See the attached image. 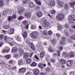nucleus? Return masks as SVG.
Instances as JSON below:
<instances>
[{"instance_id":"1","label":"nucleus","mask_w":75,"mask_h":75,"mask_svg":"<svg viewBox=\"0 0 75 75\" xmlns=\"http://www.w3.org/2000/svg\"><path fill=\"white\" fill-rule=\"evenodd\" d=\"M69 20L71 23H75V15L74 14L70 15L69 17Z\"/></svg>"},{"instance_id":"2","label":"nucleus","mask_w":75,"mask_h":75,"mask_svg":"<svg viewBox=\"0 0 75 75\" xmlns=\"http://www.w3.org/2000/svg\"><path fill=\"white\" fill-rule=\"evenodd\" d=\"M65 18V15L63 13H59L58 14L56 17V18L58 21H61L63 20Z\"/></svg>"},{"instance_id":"3","label":"nucleus","mask_w":75,"mask_h":75,"mask_svg":"<svg viewBox=\"0 0 75 75\" xmlns=\"http://www.w3.org/2000/svg\"><path fill=\"white\" fill-rule=\"evenodd\" d=\"M30 36L33 39H36L38 37V35L36 32H34L31 33Z\"/></svg>"},{"instance_id":"4","label":"nucleus","mask_w":75,"mask_h":75,"mask_svg":"<svg viewBox=\"0 0 75 75\" xmlns=\"http://www.w3.org/2000/svg\"><path fill=\"white\" fill-rule=\"evenodd\" d=\"M66 40V38L63 37L62 38V40L60 42V44L61 45H65V40Z\"/></svg>"},{"instance_id":"5","label":"nucleus","mask_w":75,"mask_h":75,"mask_svg":"<svg viewBox=\"0 0 75 75\" xmlns=\"http://www.w3.org/2000/svg\"><path fill=\"white\" fill-rule=\"evenodd\" d=\"M70 6L71 7H72L73 9V10H72L73 13H74V10L75 9H74V5L75 4V2L74 1H72L71 2H70Z\"/></svg>"},{"instance_id":"6","label":"nucleus","mask_w":75,"mask_h":75,"mask_svg":"<svg viewBox=\"0 0 75 75\" xmlns=\"http://www.w3.org/2000/svg\"><path fill=\"white\" fill-rule=\"evenodd\" d=\"M72 60H69L67 61L66 63V65L67 67H71V65H72Z\"/></svg>"},{"instance_id":"7","label":"nucleus","mask_w":75,"mask_h":75,"mask_svg":"<svg viewBox=\"0 0 75 75\" xmlns=\"http://www.w3.org/2000/svg\"><path fill=\"white\" fill-rule=\"evenodd\" d=\"M14 29L12 28H10L8 31V33L9 34H13L14 33Z\"/></svg>"},{"instance_id":"8","label":"nucleus","mask_w":75,"mask_h":75,"mask_svg":"<svg viewBox=\"0 0 75 75\" xmlns=\"http://www.w3.org/2000/svg\"><path fill=\"white\" fill-rule=\"evenodd\" d=\"M59 49L60 50H58L57 52V55L58 56H59V57L60 56V54L61 53V51L63 49V48L62 47V46H60L59 47Z\"/></svg>"},{"instance_id":"9","label":"nucleus","mask_w":75,"mask_h":75,"mask_svg":"<svg viewBox=\"0 0 75 75\" xmlns=\"http://www.w3.org/2000/svg\"><path fill=\"white\" fill-rule=\"evenodd\" d=\"M34 74L35 75H38L40 74V70L38 69H34Z\"/></svg>"},{"instance_id":"10","label":"nucleus","mask_w":75,"mask_h":75,"mask_svg":"<svg viewBox=\"0 0 75 75\" xmlns=\"http://www.w3.org/2000/svg\"><path fill=\"white\" fill-rule=\"evenodd\" d=\"M36 14L38 17H41L42 16V13L40 11H38L36 13Z\"/></svg>"},{"instance_id":"11","label":"nucleus","mask_w":75,"mask_h":75,"mask_svg":"<svg viewBox=\"0 0 75 75\" xmlns=\"http://www.w3.org/2000/svg\"><path fill=\"white\" fill-rule=\"evenodd\" d=\"M24 11V9L23 8H21L19 9L18 11V14L20 15H21V14H22L23 13Z\"/></svg>"},{"instance_id":"12","label":"nucleus","mask_w":75,"mask_h":75,"mask_svg":"<svg viewBox=\"0 0 75 75\" xmlns=\"http://www.w3.org/2000/svg\"><path fill=\"white\" fill-rule=\"evenodd\" d=\"M50 6H54L55 4L54 2V0H50Z\"/></svg>"},{"instance_id":"13","label":"nucleus","mask_w":75,"mask_h":75,"mask_svg":"<svg viewBox=\"0 0 75 75\" xmlns=\"http://www.w3.org/2000/svg\"><path fill=\"white\" fill-rule=\"evenodd\" d=\"M29 46L31 48L32 50H33V51H35V48L34 47V45L32 43H30L29 44Z\"/></svg>"},{"instance_id":"14","label":"nucleus","mask_w":75,"mask_h":75,"mask_svg":"<svg viewBox=\"0 0 75 75\" xmlns=\"http://www.w3.org/2000/svg\"><path fill=\"white\" fill-rule=\"evenodd\" d=\"M18 65H23L24 62L23 60L22 59H20L18 61Z\"/></svg>"},{"instance_id":"15","label":"nucleus","mask_w":75,"mask_h":75,"mask_svg":"<svg viewBox=\"0 0 75 75\" xmlns=\"http://www.w3.org/2000/svg\"><path fill=\"white\" fill-rule=\"evenodd\" d=\"M26 71V69L25 68H22L19 69V71L20 72H25Z\"/></svg>"},{"instance_id":"16","label":"nucleus","mask_w":75,"mask_h":75,"mask_svg":"<svg viewBox=\"0 0 75 75\" xmlns=\"http://www.w3.org/2000/svg\"><path fill=\"white\" fill-rule=\"evenodd\" d=\"M26 18H30L31 16V13H27L25 14Z\"/></svg>"},{"instance_id":"17","label":"nucleus","mask_w":75,"mask_h":75,"mask_svg":"<svg viewBox=\"0 0 75 75\" xmlns=\"http://www.w3.org/2000/svg\"><path fill=\"white\" fill-rule=\"evenodd\" d=\"M49 25H50V24L48 22H44L43 23V27H48V26H49Z\"/></svg>"},{"instance_id":"18","label":"nucleus","mask_w":75,"mask_h":75,"mask_svg":"<svg viewBox=\"0 0 75 75\" xmlns=\"http://www.w3.org/2000/svg\"><path fill=\"white\" fill-rule=\"evenodd\" d=\"M28 6L29 7L32 8L33 7H34L35 5L33 4V3L30 2L28 4Z\"/></svg>"},{"instance_id":"19","label":"nucleus","mask_w":75,"mask_h":75,"mask_svg":"<svg viewBox=\"0 0 75 75\" xmlns=\"http://www.w3.org/2000/svg\"><path fill=\"white\" fill-rule=\"evenodd\" d=\"M64 9L66 10H68L69 8V5L67 4H65L64 6Z\"/></svg>"},{"instance_id":"20","label":"nucleus","mask_w":75,"mask_h":75,"mask_svg":"<svg viewBox=\"0 0 75 75\" xmlns=\"http://www.w3.org/2000/svg\"><path fill=\"white\" fill-rule=\"evenodd\" d=\"M45 55V52L44 51H42V54H40V57L41 58H42Z\"/></svg>"},{"instance_id":"21","label":"nucleus","mask_w":75,"mask_h":75,"mask_svg":"<svg viewBox=\"0 0 75 75\" xmlns=\"http://www.w3.org/2000/svg\"><path fill=\"white\" fill-rule=\"evenodd\" d=\"M17 48L16 47H13L12 50V52H16L18 50Z\"/></svg>"},{"instance_id":"22","label":"nucleus","mask_w":75,"mask_h":75,"mask_svg":"<svg viewBox=\"0 0 75 75\" xmlns=\"http://www.w3.org/2000/svg\"><path fill=\"white\" fill-rule=\"evenodd\" d=\"M69 55L70 57H71V58L74 57V56H75L74 53L72 52H70Z\"/></svg>"},{"instance_id":"23","label":"nucleus","mask_w":75,"mask_h":75,"mask_svg":"<svg viewBox=\"0 0 75 75\" xmlns=\"http://www.w3.org/2000/svg\"><path fill=\"white\" fill-rule=\"evenodd\" d=\"M59 5H60L61 7H63L64 6V2L62 1H59L58 2Z\"/></svg>"},{"instance_id":"24","label":"nucleus","mask_w":75,"mask_h":75,"mask_svg":"<svg viewBox=\"0 0 75 75\" xmlns=\"http://www.w3.org/2000/svg\"><path fill=\"white\" fill-rule=\"evenodd\" d=\"M4 0H0V7H2L4 5V4L3 3Z\"/></svg>"},{"instance_id":"25","label":"nucleus","mask_w":75,"mask_h":75,"mask_svg":"<svg viewBox=\"0 0 75 75\" xmlns=\"http://www.w3.org/2000/svg\"><path fill=\"white\" fill-rule=\"evenodd\" d=\"M38 67H39V68H41L42 69H44V67H43L42 64L41 63H40L38 64Z\"/></svg>"},{"instance_id":"26","label":"nucleus","mask_w":75,"mask_h":75,"mask_svg":"<svg viewBox=\"0 0 75 75\" xmlns=\"http://www.w3.org/2000/svg\"><path fill=\"white\" fill-rule=\"evenodd\" d=\"M31 67H36L37 66V63L35 62H33L32 64H31Z\"/></svg>"},{"instance_id":"27","label":"nucleus","mask_w":75,"mask_h":75,"mask_svg":"<svg viewBox=\"0 0 75 75\" xmlns=\"http://www.w3.org/2000/svg\"><path fill=\"white\" fill-rule=\"evenodd\" d=\"M61 64L62 65H64L65 64H66V61L65 60L63 59H62L61 60Z\"/></svg>"},{"instance_id":"28","label":"nucleus","mask_w":75,"mask_h":75,"mask_svg":"<svg viewBox=\"0 0 75 75\" xmlns=\"http://www.w3.org/2000/svg\"><path fill=\"white\" fill-rule=\"evenodd\" d=\"M29 53H25L24 54V55L23 56V58H28V54Z\"/></svg>"},{"instance_id":"29","label":"nucleus","mask_w":75,"mask_h":75,"mask_svg":"<svg viewBox=\"0 0 75 75\" xmlns=\"http://www.w3.org/2000/svg\"><path fill=\"white\" fill-rule=\"evenodd\" d=\"M23 35L24 38H26L27 37V32H25L24 34H23Z\"/></svg>"},{"instance_id":"30","label":"nucleus","mask_w":75,"mask_h":75,"mask_svg":"<svg viewBox=\"0 0 75 75\" xmlns=\"http://www.w3.org/2000/svg\"><path fill=\"white\" fill-rule=\"evenodd\" d=\"M8 11V9H6V10H4L3 12V14L4 15H6V13H7Z\"/></svg>"},{"instance_id":"31","label":"nucleus","mask_w":75,"mask_h":75,"mask_svg":"<svg viewBox=\"0 0 75 75\" xmlns=\"http://www.w3.org/2000/svg\"><path fill=\"white\" fill-rule=\"evenodd\" d=\"M26 60L27 61V63L28 64H30V62H31V59L30 58H28L26 59Z\"/></svg>"},{"instance_id":"32","label":"nucleus","mask_w":75,"mask_h":75,"mask_svg":"<svg viewBox=\"0 0 75 75\" xmlns=\"http://www.w3.org/2000/svg\"><path fill=\"white\" fill-rule=\"evenodd\" d=\"M48 50L50 51V52H54V49L51 47H50L48 48Z\"/></svg>"},{"instance_id":"33","label":"nucleus","mask_w":75,"mask_h":75,"mask_svg":"<svg viewBox=\"0 0 75 75\" xmlns=\"http://www.w3.org/2000/svg\"><path fill=\"white\" fill-rule=\"evenodd\" d=\"M16 40L19 42H21L22 41L21 38L20 37H18L16 38Z\"/></svg>"},{"instance_id":"34","label":"nucleus","mask_w":75,"mask_h":75,"mask_svg":"<svg viewBox=\"0 0 75 75\" xmlns=\"http://www.w3.org/2000/svg\"><path fill=\"white\" fill-rule=\"evenodd\" d=\"M62 28H63V27H62V26L61 25H58V29L59 30H62Z\"/></svg>"},{"instance_id":"35","label":"nucleus","mask_w":75,"mask_h":75,"mask_svg":"<svg viewBox=\"0 0 75 75\" xmlns=\"http://www.w3.org/2000/svg\"><path fill=\"white\" fill-rule=\"evenodd\" d=\"M19 52L21 54V55H23L24 53V50L23 49H20L19 50Z\"/></svg>"},{"instance_id":"36","label":"nucleus","mask_w":75,"mask_h":75,"mask_svg":"<svg viewBox=\"0 0 75 75\" xmlns=\"http://www.w3.org/2000/svg\"><path fill=\"white\" fill-rule=\"evenodd\" d=\"M36 1V3L37 4H38V5L40 6H41V3L40 1H38L37 0H35Z\"/></svg>"},{"instance_id":"37","label":"nucleus","mask_w":75,"mask_h":75,"mask_svg":"<svg viewBox=\"0 0 75 75\" xmlns=\"http://www.w3.org/2000/svg\"><path fill=\"white\" fill-rule=\"evenodd\" d=\"M62 55L63 56H64V57H68V54H67V53H66V52H63L62 54Z\"/></svg>"},{"instance_id":"38","label":"nucleus","mask_w":75,"mask_h":75,"mask_svg":"<svg viewBox=\"0 0 75 75\" xmlns=\"http://www.w3.org/2000/svg\"><path fill=\"white\" fill-rule=\"evenodd\" d=\"M23 4H27L28 2V1L27 0H24L23 1Z\"/></svg>"},{"instance_id":"39","label":"nucleus","mask_w":75,"mask_h":75,"mask_svg":"<svg viewBox=\"0 0 75 75\" xmlns=\"http://www.w3.org/2000/svg\"><path fill=\"white\" fill-rule=\"evenodd\" d=\"M64 33L65 34L66 36H69V32H66L64 31Z\"/></svg>"},{"instance_id":"40","label":"nucleus","mask_w":75,"mask_h":75,"mask_svg":"<svg viewBox=\"0 0 75 75\" xmlns=\"http://www.w3.org/2000/svg\"><path fill=\"white\" fill-rule=\"evenodd\" d=\"M71 39L75 40V35L71 36L70 37Z\"/></svg>"},{"instance_id":"41","label":"nucleus","mask_w":75,"mask_h":75,"mask_svg":"<svg viewBox=\"0 0 75 75\" xmlns=\"http://www.w3.org/2000/svg\"><path fill=\"white\" fill-rule=\"evenodd\" d=\"M5 57H6L7 59H10V58H11V56H10V55H8L6 56Z\"/></svg>"},{"instance_id":"42","label":"nucleus","mask_w":75,"mask_h":75,"mask_svg":"<svg viewBox=\"0 0 75 75\" xmlns=\"http://www.w3.org/2000/svg\"><path fill=\"white\" fill-rule=\"evenodd\" d=\"M4 35L3 34H1L0 36V40L3 39Z\"/></svg>"},{"instance_id":"43","label":"nucleus","mask_w":75,"mask_h":75,"mask_svg":"<svg viewBox=\"0 0 75 75\" xmlns=\"http://www.w3.org/2000/svg\"><path fill=\"white\" fill-rule=\"evenodd\" d=\"M4 38L5 40L6 41L9 40V38L7 36H5Z\"/></svg>"},{"instance_id":"44","label":"nucleus","mask_w":75,"mask_h":75,"mask_svg":"<svg viewBox=\"0 0 75 75\" xmlns=\"http://www.w3.org/2000/svg\"><path fill=\"white\" fill-rule=\"evenodd\" d=\"M40 9V7L39 6H36L35 10H39Z\"/></svg>"},{"instance_id":"45","label":"nucleus","mask_w":75,"mask_h":75,"mask_svg":"<svg viewBox=\"0 0 75 75\" xmlns=\"http://www.w3.org/2000/svg\"><path fill=\"white\" fill-rule=\"evenodd\" d=\"M31 28L32 29H35L36 28V26L35 25H31Z\"/></svg>"},{"instance_id":"46","label":"nucleus","mask_w":75,"mask_h":75,"mask_svg":"<svg viewBox=\"0 0 75 75\" xmlns=\"http://www.w3.org/2000/svg\"><path fill=\"white\" fill-rule=\"evenodd\" d=\"M43 34L45 35H47V31L44 30Z\"/></svg>"},{"instance_id":"47","label":"nucleus","mask_w":75,"mask_h":75,"mask_svg":"<svg viewBox=\"0 0 75 75\" xmlns=\"http://www.w3.org/2000/svg\"><path fill=\"white\" fill-rule=\"evenodd\" d=\"M68 42L70 43H72L73 42L72 40L71 39H69L68 40Z\"/></svg>"},{"instance_id":"48","label":"nucleus","mask_w":75,"mask_h":75,"mask_svg":"<svg viewBox=\"0 0 75 75\" xmlns=\"http://www.w3.org/2000/svg\"><path fill=\"white\" fill-rule=\"evenodd\" d=\"M26 42L27 44H29L30 43V42L28 39H27L26 41Z\"/></svg>"},{"instance_id":"49","label":"nucleus","mask_w":75,"mask_h":75,"mask_svg":"<svg viewBox=\"0 0 75 75\" xmlns=\"http://www.w3.org/2000/svg\"><path fill=\"white\" fill-rule=\"evenodd\" d=\"M56 36L57 38H59L60 37L61 35L59 33H57L56 34Z\"/></svg>"},{"instance_id":"50","label":"nucleus","mask_w":75,"mask_h":75,"mask_svg":"<svg viewBox=\"0 0 75 75\" xmlns=\"http://www.w3.org/2000/svg\"><path fill=\"white\" fill-rule=\"evenodd\" d=\"M12 19H13V18L12 16H10L9 17H8V20L10 21H11V20H12Z\"/></svg>"},{"instance_id":"51","label":"nucleus","mask_w":75,"mask_h":75,"mask_svg":"<svg viewBox=\"0 0 75 75\" xmlns=\"http://www.w3.org/2000/svg\"><path fill=\"white\" fill-rule=\"evenodd\" d=\"M7 43H8V44H10L11 46H13L14 45V44H13V43H11V42H8Z\"/></svg>"},{"instance_id":"52","label":"nucleus","mask_w":75,"mask_h":75,"mask_svg":"<svg viewBox=\"0 0 75 75\" xmlns=\"http://www.w3.org/2000/svg\"><path fill=\"white\" fill-rule=\"evenodd\" d=\"M12 17V18H17V16L16 15H13Z\"/></svg>"},{"instance_id":"53","label":"nucleus","mask_w":75,"mask_h":75,"mask_svg":"<svg viewBox=\"0 0 75 75\" xmlns=\"http://www.w3.org/2000/svg\"><path fill=\"white\" fill-rule=\"evenodd\" d=\"M52 32L51 31H49L48 32V34L49 35H51V34H52Z\"/></svg>"},{"instance_id":"54","label":"nucleus","mask_w":75,"mask_h":75,"mask_svg":"<svg viewBox=\"0 0 75 75\" xmlns=\"http://www.w3.org/2000/svg\"><path fill=\"white\" fill-rule=\"evenodd\" d=\"M52 42L53 44H55L56 42V40L53 39L52 41Z\"/></svg>"},{"instance_id":"55","label":"nucleus","mask_w":75,"mask_h":75,"mask_svg":"<svg viewBox=\"0 0 75 75\" xmlns=\"http://www.w3.org/2000/svg\"><path fill=\"white\" fill-rule=\"evenodd\" d=\"M27 21H24L23 22V24H24V25H25L26 24H27Z\"/></svg>"},{"instance_id":"56","label":"nucleus","mask_w":75,"mask_h":75,"mask_svg":"<svg viewBox=\"0 0 75 75\" xmlns=\"http://www.w3.org/2000/svg\"><path fill=\"white\" fill-rule=\"evenodd\" d=\"M51 13L52 14H55V11L54 10H52L51 12Z\"/></svg>"},{"instance_id":"57","label":"nucleus","mask_w":75,"mask_h":75,"mask_svg":"<svg viewBox=\"0 0 75 75\" xmlns=\"http://www.w3.org/2000/svg\"><path fill=\"white\" fill-rule=\"evenodd\" d=\"M69 25L68 24H65V28H68Z\"/></svg>"},{"instance_id":"58","label":"nucleus","mask_w":75,"mask_h":75,"mask_svg":"<svg viewBox=\"0 0 75 75\" xmlns=\"http://www.w3.org/2000/svg\"><path fill=\"white\" fill-rule=\"evenodd\" d=\"M51 62H55L56 61H55V59H52L51 60Z\"/></svg>"},{"instance_id":"59","label":"nucleus","mask_w":75,"mask_h":75,"mask_svg":"<svg viewBox=\"0 0 75 75\" xmlns=\"http://www.w3.org/2000/svg\"><path fill=\"white\" fill-rule=\"evenodd\" d=\"M53 56L54 57H57V54L56 53H54L53 54Z\"/></svg>"},{"instance_id":"60","label":"nucleus","mask_w":75,"mask_h":75,"mask_svg":"<svg viewBox=\"0 0 75 75\" xmlns=\"http://www.w3.org/2000/svg\"><path fill=\"white\" fill-rule=\"evenodd\" d=\"M70 75H74V72H71L70 73Z\"/></svg>"},{"instance_id":"61","label":"nucleus","mask_w":75,"mask_h":75,"mask_svg":"<svg viewBox=\"0 0 75 75\" xmlns=\"http://www.w3.org/2000/svg\"><path fill=\"white\" fill-rule=\"evenodd\" d=\"M46 70L47 72H49L50 71V69L49 68H47L46 69Z\"/></svg>"},{"instance_id":"62","label":"nucleus","mask_w":75,"mask_h":75,"mask_svg":"<svg viewBox=\"0 0 75 75\" xmlns=\"http://www.w3.org/2000/svg\"><path fill=\"white\" fill-rule=\"evenodd\" d=\"M3 28L4 29H8V27H7V26L6 25L4 26Z\"/></svg>"},{"instance_id":"63","label":"nucleus","mask_w":75,"mask_h":75,"mask_svg":"<svg viewBox=\"0 0 75 75\" xmlns=\"http://www.w3.org/2000/svg\"><path fill=\"white\" fill-rule=\"evenodd\" d=\"M71 27L72 28H73V29H75V25H71Z\"/></svg>"},{"instance_id":"64","label":"nucleus","mask_w":75,"mask_h":75,"mask_svg":"<svg viewBox=\"0 0 75 75\" xmlns=\"http://www.w3.org/2000/svg\"><path fill=\"white\" fill-rule=\"evenodd\" d=\"M24 48L25 50H27L28 48V47H27V46H25L24 47Z\"/></svg>"}]
</instances>
